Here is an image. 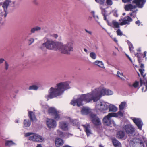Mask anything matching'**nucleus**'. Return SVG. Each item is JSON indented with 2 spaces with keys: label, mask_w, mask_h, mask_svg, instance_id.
Listing matches in <instances>:
<instances>
[{
  "label": "nucleus",
  "mask_w": 147,
  "mask_h": 147,
  "mask_svg": "<svg viewBox=\"0 0 147 147\" xmlns=\"http://www.w3.org/2000/svg\"><path fill=\"white\" fill-rule=\"evenodd\" d=\"M50 35H47L44 38V43L39 48L44 50L45 48L49 50L58 49L61 53L69 54L71 51L73 50V42H68L65 44L60 42H56L52 39L49 38Z\"/></svg>",
  "instance_id": "nucleus-1"
},
{
  "label": "nucleus",
  "mask_w": 147,
  "mask_h": 147,
  "mask_svg": "<svg viewBox=\"0 0 147 147\" xmlns=\"http://www.w3.org/2000/svg\"><path fill=\"white\" fill-rule=\"evenodd\" d=\"M107 89L103 88L101 90L99 89H96L86 94L82 95L80 97L77 99H73L71 102V104L73 106L76 105L78 106L83 105L82 102L84 101L86 102L93 100L96 102L99 100L102 96L106 95Z\"/></svg>",
  "instance_id": "nucleus-2"
},
{
  "label": "nucleus",
  "mask_w": 147,
  "mask_h": 147,
  "mask_svg": "<svg viewBox=\"0 0 147 147\" xmlns=\"http://www.w3.org/2000/svg\"><path fill=\"white\" fill-rule=\"evenodd\" d=\"M70 88L67 82H61L56 84L55 87H51L49 90V94L45 96L47 100L62 94L66 90Z\"/></svg>",
  "instance_id": "nucleus-3"
},
{
  "label": "nucleus",
  "mask_w": 147,
  "mask_h": 147,
  "mask_svg": "<svg viewBox=\"0 0 147 147\" xmlns=\"http://www.w3.org/2000/svg\"><path fill=\"white\" fill-rule=\"evenodd\" d=\"M145 2V0H134L133 1V3L136 4V5H133L132 4H129L126 5L125 7V9L126 11H128L130 10L132 12V13L130 14V16L132 17L133 16L132 13L137 11V9L135 10L133 9H135L137 6L139 8H142Z\"/></svg>",
  "instance_id": "nucleus-4"
},
{
  "label": "nucleus",
  "mask_w": 147,
  "mask_h": 147,
  "mask_svg": "<svg viewBox=\"0 0 147 147\" xmlns=\"http://www.w3.org/2000/svg\"><path fill=\"white\" fill-rule=\"evenodd\" d=\"M109 107L108 103L104 101H100L97 103L95 108L97 111L105 113L108 110Z\"/></svg>",
  "instance_id": "nucleus-5"
},
{
  "label": "nucleus",
  "mask_w": 147,
  "mask_h": 147,
  "mask_svg": "<svg viewBox=\"0 0 147 147\" xmlns=\"http://www.w3.org/2000/svg\"><path fill=\"white\" fill-rule=\"evenodd\" d=\"M116 114L114 113H110L106 116H105L103 119V122L105 125L107 126L110 125L112 123H114L113 121H111V118L112 117H116Z\"/></svg>",
  "instance_id": "nucleus-6"
},
{
  "label": "nucleus",
  "mask_w": 147,
  "mask_h": 147,
  "mask_svg": "<svg viewBox=\"0 0 147 147\" xmlns=\"http://www.w3.org/2000/svg\"><path fill=\"white\" fill-rule=\"evenodd\" d=\"M49 113L54 116V118L56 120H58L60 119V115L58 114L56 109L53 107H51L49 109Z\"/></svg>",
  "instance_id": "nucleus-7"
},
{
  "label": "nucleus",
  "mask_w": 147,
  "mask_h": 147,
  "mask_svg": "<svg viewBox=\"0 0 147 147\" xmlns=\"http://www.w3.org/2000/svg\"><path fill=\"white\" fill-rule=\"evenodd\" d=\"M90 117L94 124L96 125H99L101 123L100 121L96 115L93 113L90 114Z\"/></svg>",
  "instance_id": "nucleus-8"
},
{
  "label": "nucleus",
  "mask_w": 147,
  "mask_h": 147,
  "mask_svg": "<svg viewBox=\"0 0 147 147\" xmlns=\"http://www.w3.org/2000/svg\"><path fill=\"white\" fill-rule=\"evenodd\" d=\"M132 120L138 128L140 130H141L143 125V123L141 120L139 118H134L132 119Z\"/></svg>",
  "instance_id": "nucleus-9"
},
{
  "label": "nucleus",
  "mask_w": 147,
  "mask_h": 147,
  "mask_svg": "<svg viewBox=\"0 0 147 147\" xmlns=\"http://www.w3.org/2000/svg\"><path fill=\"white\" fill-rule=\"evenodd\" d=\"M47 125L49 128H54L56 126V121L53 119H48L46 121Z\"/></svg>",
  "instance_id": "nucleus-10"
},
{
  "label": "nucleus",
  "mask_w": 147,
  "mask_h": 147,
  "mask_svg": "<svg viewBox=\"0 0 147 147\" xmlns=\"http://www.w3.org/2000/svg\"><path fill=\"white\" fill-rule=\"evenodd\" d=\"M37 134H33L32 133L28 132L25 133V137L29 136V140L33 141L36 142L37 141L36 138Z\"/></svg>",
  "instance_id": "nucleus-11"
},
{
  "label": "nucleus",
  "mask_w": 147,
  "mask_h": 147,
  "mask_svg": "<svg viewBox=\"0 0 147 147\" xmlns=\"http://www.w3.org/2000/svg\"><path fill=\"white\" fill-rule=\"evenodd\" d=\"M122 22L120 23V25L122 26L125 25H129L130 22L132 21V18L129 16L124 17L122 20Z\"/></svg>",
  "instance_id": "nucleus-12"
},
{
  "label": "nucleus",
  "mask_w": 147,
  "mask_h": 147,
  "mask_svg": "<svg viewBox=\"0 0 147 147\" xmlns=\"http://www.w3.org/2000/svg\"><path fill=\"white\" fill-rule=\"evenodd\" d=\"M124 129L126 133L129 134H132L134 131V128L130 125H125L124 127Z\"/></svg>",
  "instance_id": "nucleus-13"
},
{
  "label": "nucleus",
  "mask_w": 147,
  "mask_h": 147,
  "mask_svg": "<svg viewBox=\"0 0 147 147\" xmlns=\"http://www.w3.org/2000/svg\"><path fill=\"white\" fill-rule=\"evenodd\" d=\"M84 127V130L88 136H90L92 134L91 130L90 129V125L89 124H86L84 125H82Z\"/></svg>",
  "instance_id": "nucleus-14"
},
{
  "label": "nucleus",
  "mask_w": 147,
  "mask_h": 147,
  "mask_svg": "<svg viewBox=\"0 0 147 147\" xmlns=\"http://www.w3.org/2000/svg\"><path fill=\"white\" fill-rule=\"evenodd\" d=\"M68 125L65 122H60L59 124L60 128L64 131H67L68 129Z\"/></svg>",
  "instance_id": "nucleus-15"
},
{
  "label": "nucleus",
  "mask_w": 147,
  "mask_h": 147,
  "mask_svg": "<svg viewBox=\"0 0 147 147\" xmlns=\"http://www.w3.org/2000/svg\"><path fill=\"white\" fill-rule=\"evenodd\" d=\"M55 144L57 147H59L64 144L63 140L60 138H57L55 140Z\"/></svg>",
  "instance_id": "nucleus-16"
},
{
  "label": "nucleus",
  "mask_w": 147,
  "mask_h": 147,
  "mask_svg": "<svg viewBox=\"0 0 147 147\" xmlns=\"http://www.w3.org/2000/svg\"><path fill=\"white\" fill-rule=\"evenodd\" d=\"M90 112V109L86 107H83L81 111V113L83 115H87Z\"/></svg>",
  "instance_id": "nucleus-17"
},
{
  "label": "nucleus",
  "mask_w": 147,
  "mask_h": 147,
  "mask_svg": "<svg viewBox=\"0 0 147 147\" xmlns=\"http://www.w3.org/2000/svg\"><path fill=\"white\" fill-rule=\"evenodd\" d=\"M28 116L32 121L36 120V118L34 113L32 111H29Z\"/></svg>",
  "instance_id": "nucleus-18"
},
{
  "label": "nucleus",
  "mask_w": 147,
  "mask_h": 147,
  "mask_svg": "<svg viewBox=\"0 0 147 147\" xmlns=\"http://www.w3.org/2000/svg\"><path fill=\"white\" fill-rule=\"evenodd\" d=\"M109 107L108 109H109V111L115 112L117 110V107L113 105L110 104L109 105Z\"/></svg>",
  "instance_id": "nucleus-19"
},
{
  "label": "nucleus",
  "mask_w": 147,
  "mask_h": 147,
  "mask_svg": "<svg viewBox=\"0 0 147 147\" xmlns=\"http://www.w3.org/2000/svg\"><path fill=\"white\" fill-rule=\"evenodd\" d=\"M40 86V85L38 84L37 85H33L30 86L28 88V89L29 90H37Z\"/></svg>",
  "instance_id": "nucleus-20"
},
{
  "label": "nucleus",
  "mask_w": 147,
  "mask_h": 147,
  "mask_svg": "<svg viewBox=\"0 0 147 147\" xmlns=\"http://www.w3.org/2000/svg\"><path fill=\"white\" fill-rule=\"evenodd\" d=\"M112 142L115 147H121L120 143L116 139H113Z\"/></svg>",
  "instance_id": "nucleus-21"
},
{
  "label": "nucleus",
  "mask_w": 147,
  "mask_h": 147,
  "mask_svg": "<svg viewBox=\"0 0 147 147\" xmlns=\"http://www.w3.org/2000/svg\"><path fill=\"white\" fill-rule=\"evenodd\" d=\"M10 2V1L9 0H5V1L3 3L2 7L5 11L7 10L8 7Z\"/></svg>",
  "instance_id": "nucleus-22"
},
{
  "label": "nucleus",
  "mask_w": 147,
  "mask_h": 147,
  "mask_svg": "<svg viewBox=\"0 0 147 147\" xmlns=\"http://www.w3.org/2000/svg\"><path fill=\"white\" fill-rule=\"evenodd\" d=\"M119 25H120V23L119 24L115 20H113L112 21V25L110 26L114 28H119L120 27Z\"/></svg>",
  "instance_id": "nucleus-23"
},
{
  "label": "nucleus",
  "mask_w": 147,
  "mask_h": 147,
  "mask_svg": "<svg viewBox=\"0 0 147 147\" xmlns=\"http://www.w3.org/2000/svg\"><path fill=\"white\" fill-rule=\"evenodd\" d=\"M41 29V28L38 26H36L32 28L30 30L31 33L30 34H31L32 33H34L36 31L40 30Z\"/></svg>",
  "instance_id": "nucleus-24"
},
{
  "label": "nucleus",
  "mask_w": 147,
  "mask_h": 147,
  "mask_svg": "<svg viewBox=\"0 0 147 147\" xmlns=\"http://www.w3.org/2000/svg\"><path fill=\"white\" fill-rule=\"evenodd\" d=\"M31 125L30 121L29 120L25 119L23 122V127H29Z\"/></svg>",
  "instance_id": "nucleus-25"
},
{
  "label": "nucleus",
  "mask_w": 147,
  "mask_h": 147,
  "mask_svg": "<svg viewBox=\"0 0 147 147\" xmlns=\"http://www.w3.org/2000/svg\"><path fill=\"white\" fill-rule=\"evenodd\" d=\"M95 65H98L99 67L103 68L105 67L102 62L99 61H96L94 62Z\"/></svg>",
  "instance_id": "nucleus-26"
},
{
  "label": "nucleus",
  "mask_w": 147,
  "mask_h": 147,
  "mask_svg": "<svg viewBox=\"0 0 147 147\" xmlns=\"http://www.w3.org/2000/svg\"><path fill=\"white\" fill-rule=\"evenodd\" d=\"M125 134L123 132L120 131L117 133V137L119 138H122L124 136Z\"/></svg>",
  "instance_id": "nucleus-27"
},
{
  "label": "nucleus",
  "mask_w": 147,
  "mask_h": 147,
  "mask_svg": "<svg viewBox=\"0 0 147 147\" xmlns=\"http://www.w3.org/2000/svg\"><path fill=\"white\" fill-rule=\"evenodd\" d=\"M140 67L141 69H139V71L140 72L141 75L144 78L145 76V74H144V69H143L144 68V65L142 64H141L140 65Z\"/></svg>",
  "instance_id": "nucleus-28"
},
{
  "label": "nucleus",
  "mask_w": 147,
  "mask_h": 147,
  "mask_svg": "<svg viewBox=\"0 0 147 147\" xmlns=\"http://www.w3.org/2000/svg\"><path fill=\"white\" fill-rule=\"evenodd\" d=\"M16 144L12 140H7L5 141V145L9 146L15 145Z\"/></svg>",
  "instance_id": "nucleus-29"
},
{
  "label": "nucleus",
  "mask_w": 147,
  "mask_h": 147,
  "mask_svg": "<svg viewBox=\"0 0 147 147\" xmlns=\"http://www.w3.org/2000/svg\"><path fill=\"white\" fill-rule=\"evenodd\" d=\"M126 103L125 102H123L121 103L119 105V109L120 111H122L124 108Z\"/></svg>",
  "instance_id": "nucleus-30"
},
{
  "label": "nucleus",
  "mask_w": 147,
  "mask_h": 147,
  "mask_svg": "<svg viewBox=\"0 0 147 147\" xmlns=\"http://www.w3.org/2000/svg\"><path fill=\"white\" fill-rule=\"evenodd\" d=\"M36 136L37 137H36V138L37 139V141H36V142H40L44 140V139L41 136L37 134Z\"/></svg>",
  "instance_id": "nucleus-31"
},
{
  "label": "nucleus",
  "mask_w": 147,
  "mask_h": 147,
  "mask_svg": "<svg viewBox=\"0 0 147 147\" xmlns=\"http://www.w3.org/2000/svg\"><path fill=\"white\" fill-rule=\"evenodd\" d=\"M106 5H103L102 6L100 7V8L101 9V12L103 15H106V11L105 8H104L103 7L106 6Z\"/></svg>",
  "instance_id": "nucleus-32"
},
{
  "label": "nucleus",
  "mask_w": 147,
  "mask_h": 147,
  "mask_svg": "<svg viewBox=\"0 0 147 147\" xmlns=\"http://www.w3.org/2000/svg\"><path fill=\"white\" fill-rule=\"evenodd\" d=\"M117 77L120 78L122 80L124 81L125 80V79L122 77V76H123L122 73H120L119 71H117Z\"/></svg>",
  "instance_id": "nucleus-33"
},
{
  "label": "nucleus",
  "mask_w": 147,
  "mask_h": 147,
  "mask_svg": "<svg viewBox=\"0 0 147 147\" xmlns=\"http://www.w3.org/2000/svg\"><path fill=\"white\" fill-rule=\"evenodd\" d=\"M7 10L5 11L4 10V11L2 12L1 13V17L0 18L1 19L2 18H4L7 15Z\"/></svg>",
  "instance_id": "nucleus-34"
},
{
  "label": "nucleus",
  "mask_w": 147,
  "mask_h": 147,
  "mask_svg": "<svg viewBox=\"0 0 147 147\" xmlns=\"http://www.w3.org/2000/svg\"><path fill=\"white\" fill-rule=\"evenodd\" d=\"M47 35H50V36L49 37V38H51V39L52 38H53L54 39H57L58 37V35L57 34H47Z\"/></svg>",
  "instance_id": "nucleus-35"
},
{
  "label": "nucleus",
  "mask_w": 147,
  "mask_h": 147,
  "mask_svg": "<svg viewBox=\"0 0 147 147\" xmlns=\"http://www.w3.org/2000/svg\"><path fill=\"white\" fill-rule=\"evenodd\" d=\"M128 44L129 46V50L131 52H132L134 48L132 44L129 41L128 42Z\"/></svg>",
  "instance_id": "nucleus-36"
},
{
  "label": "nucleus",
  "mask_w": 147,
  "mask_h": 147,
  "mask_svg": "<svg viewBox=\"0 0 147 147\" xmlns=\"http://www.w3.org/2000/svg\"><path fill=\"white\" fill-rule=\"evenodd\" d=\"M90 57L93 59H95L96 57V54L94 52H91L90 54Z\"/></svg>",
  "instance_id": "nucleus-37"
},
{
  "label": "nucleus",
  "mask_w": 147,
  "mask_h": 147,
  "mask_svg": "<svg viewBox=\"0 0 147 147\" xmlns=\"http://www.w3.org/2000/svg\"><path fill=\"white\" fill-rule=\"evenodd\" d=\"M139 85V82L136 81L134 82L133 85L131 86H133L135 88H136L138 87Z\"/></svg>",
  "instance_id": "nucleus-38"
},
{
  "label": "nucleus",
  "mask_w": 147,
  "mask_h": 147,
  "mask_svg": "<svg viewBox=\"0 0 147 147\" xmlns=\"http://www.w3.org/2000/svg\"><path fill=\"white\" fill-rule=\"evenodd\" d=\"M28 41L29 42V43L28 44L29 45H31L32 43L34 42V39L33 38H30L28 40Z\"/></svg>",
  "instance_id": "nucleus-39"
},
{
  "label": "nucleus",
  "mask_w": 147,
  "mask_h": 147,
  "mask_svg": "<svg viewBox=\"0 0 147 147\" xmlns=\"http://www.w3.org/2000/svg\"><path fill=\"white\" fill-rule=\"evenodd\" d=\"M105 0H95L96 2L101 5H103Z\"/></svg>",
  "instance_id": "nucleus-40"
},
{
  "label": "nucleus",
  "mask_w": 147,
  "mask_h": 147,
  "mask_svg": "<svg viewBox=\"0 0 147 147\" xmlns=\"http://www.w3.org/2000/svg\"><path fill=\"white\" fill-rule=\"evenodd\" d=\"M72 123L73 125H74L78 126L79 125V123L78 122V121L77 119H74L73 120Z\"/></svg>",
  "instance_id": "nucleus-41"
},
{
  "label": "nucleus",
  "mask_w": 147,
  "mask_h": 147,
  "mask_svg": "<svg viewBox=\"0 0 147 147\" xmlns=\"http://www.w3.org/2000/svg\"><path fill=\"white\" fill-rule=\"evenodd\" d=\"M107 92L106 93V95H111L113 94V92L107 89Z\"/></svg>",
  "instance_id": "nucleus-42"
},
{
  "label": "nucleus",
  "mask_w": 147,
  "mask_h": 147,
  "mask_svg": "<svg viewBox=\"0 0 147 147\" xmlns=\"http://www.w3.org/2000/svg\"><path fill=\"white\" fill-rule=\"evenodd\" d=\"M117 34L118 35L121 36L123 35V33L119 29L117 30L116 31Z\"/></svg>",
  "instance_id": "nucleus-43"
},
{
  "label": "nucleus",
  "mask_w": 147,
  "mask_h": 147,
  "mask_svg": "<svg viewBox=\"0 0 147 147\" xmlns=\"http://www.w3.org/2000/svg\"><path fill=\"white\" fill-rule=\"evenodd\" d=\"M106 3L108 5H111L113 4L112 0H106Z\"/></svg>",
  "instance_id": "nucleus-44"
},
{
  "label": "nucleus",
  "mask_w": 147,
  "mask_h": 147,
  "mask_svg": "<svg viewBox=\"0 0 147 147\" xmlns=\"http://www.w3.org/2000/svg\"><path fill=\"white\" fill-rule=\"evenodd\" d=\"M93 17L95 18V19L96 21H97L99 19L98 16L95 15L94 14V12H93Z\"/></svg>",
  "instance_id": "nucleus-45"
},
{
  "label": "nucleus",
  "mask_w": 147,
  "mask_h": 147,
  "mask_svg": "<svg viewBox=\"0 0 147 147\" xmlns=\"http://www.w3.org/2000/svg\"><path fill=\"white\" fill-rule=\"evenodd\" d=\"M121 111H119L117 113V114L118 115L122 117L123 116V113Z\"/></svg>",
  "instance_id": "nucleus-46"
},
{
  "label": "nucleus",
  "mask_w": 147,
  "mask_h": 147,
  "mask_svg": "<svg viewBox=\"0 0 147 147\" xmlns=\"http://www.w3.org/2000/svg\"><path fill=\"white\" fill-rule=\"evenodd\" d=\"M5 69L6 70H7L8 69L9 65L8 63L6 61H5Z\"/></svg>",
  "instance_id": "nucleus-47"
},
{
  "label": "nucleus",
  "mask_w": 147,
  "mask_h": 147,
  "mask_svg": "<svg viewBox=\"0 0 147 147\" xmlns=\"http://www.w3.org/2000/svg\"><path fill=\"white\" fill-rule=\"evenodd\" d=\"M85 31L87 32L89 34H90V35H92V32L91 31H88V30L87 29H85Z\"/></svg>",
  "instance_id": "nucleus-48"
},
{
  "label": "nucleus",
  "mask_w": 147,
  "mask_h": 147,
  "mask_svg": "<svg viewBox=\"0 0 147 147\" xmlns=\"http://www.w3.org/2000/svg\"><path fill=\"white\" fill-rule=\"evenodd\" d=\"M135 23L136 24L138 25L139 26L140 24V22L139 20H138L135 22Z\"/></svg>",
  "instance_id": "nucleus-49"
},
{
  "label": "nucleus",
  "mask_w": 147,
  "mask_h": 147,
  "mask_svg": "<svg viewBox=\"0 0 147 147\" xmlns=\"http://www.w3.org/2000/svg\"><path fill=\"white\" fill-rule=\"evenodd\" d=\"M4 59L3 58L0 59V64L2 63L4 61Z\"/></svg>",
  "instance_id": "nucleus-50"
},
{
  "label": "nucleus",
  "mask_w": 147,
  "mask_h": 147,
  "mask_svg": "<svg viewBox=\"0 0 147 147\" xmlns=\"http://www.w3.org/2000/svg\"><path fill=\"white\" fill-rule=\"evenodd\" d=\"M135 55L137 56V57L138 58V59L140 58V57L139 56V54L138 53H137L136 54H135Z\"/></svg>",
  "instance_id": "nucleus-51"
},
{
  "label": "nucleus",
  "mask_w": 147,
  "mask_h": 147,
  "mask_svg": "<svg viewBox=\"0 0 147 147\" xmlns=\"http://www.w3.org/2000/svg\"><path fill=\"white\" fill-rule=\"evenodd\" d=\"M126 56H127V57H128V58L129 59V60L131 62H132V59H131L129 57V56L128 55H126Z\"/></svg>",
  "instance_id": "nucleus-52"
},
{
  "label": "nucleus",
  "mask_w": 147,
  "mask_h": 147,
  "mask_svg": "<svg viewBox=\"0 0 147 147\" xmlns=\"http://www.w3.org/2000/svg\"><path fill=\"white\" fill-rule=\"evenodd\" d=\"M113 40L116 42H117V40L116 39V38H113Z\"/></svg>",
  "instance_id": "nucleus-53"
},
{
  "label": "nucleus",
  "mask_w": 147,
  "mask_h": 147,
  "mask_svg": "<svg viewBox=\"0 0 147 147\" xmlns=\"http://www.w3.org/2000/svg\"><path fill=\"white\" fill-rule=\"evenodd\" d=\"M33 3L36 4H38V2H37V1H36V0H34V1H33Z\"/></svg>",
  "instance_id": "nucleus-54"
},
{
  "label": "nucleus",
  "mask_w": 147,
  "mask_h": 147,
  "mask_svg": "<svg viewBox=\"0 0 147 147\" xmlns=\"http://www.w3.org/2000/svg\"><path fill=\"white\" fill-rule=\"evenodd\" d=\"M104 16V19L105 20H107V18L106 17V15H103Z\"/></svg>",
  "instance_id": "nucleus-55"
},
{
  "label": "nucleus",
  "mask_w": 147,
  "mask_h": 147,
  "mask_svg": "<svg viewBox=\"0 0 147 147\" xmlns=\"http://www.w3.org/2000/svg\"><path fill=\"white\" fill-rule=\"evenodd\" d=\"M147 53V52L146 51H145L144 53V56L143 57V58L145 57L146 56V54Z\"/></svg>",
  "instance_id": "nucleus-56"
},
{
  "label": "nucleus",
  "mask_w": 147,
  "mask_h": 147,
  "mask_svg": "<svg viewBox=\"0 0 147 147\" xmlns=\"http://www.w3.org/2000/svg\"><path fill=\"white\" fill-rule=\"evenodd\" d=\"M36 147H42V146L40 144H38Z\"/></svg>",
  "instance_id": "nucleus-57"
},
{
  "label": "nucleus",
  "mask_w": 147,
  "mask_h": 147,
  "mask_svg": "<svg viewBox=\"0 0 147 147\" xmlns=\"http://www.w3.org/2000/svg\"><path fill=\"white\" fill-rule=\"evenodd\" d=\"M84 51H85L86 52H87L88 51L87 50V49H86V48H84Z\"/></svg>",
  "instance_id": "nucleus-58"
},
{
  "label": "nucleus",
  "mask_w": 147,
  "mask_h": 147,
  "mask_svg": "<svg viewBox=\"0 0 147 147\" xmlns=\"http://www.w3.org/2000/svg\"><path fill=\"white\" fill-rule=\"evenodd\" d=\"M63 147H71L70 146H69L68 145H65V146H64Z\"/></svg>",
  "instance_id": "nucleus-59"
},
{
  "label": "nucleus",
  "mask_w": 147,
  "mask_h": 147,
  "mask_svg": "<svg viewBox=\"0 0 147 147\" xmlns=\"http://www.w3.org/2000/svg\"><path fill=\"white\" fill-rule=\"evenodd\" d=\"M19 120L18 119H16L15 121V122L16 123H18Z\"/></svg>",
  "instance_id": "nucleus-60"
},
{
  "label": "nucleus",
  "mask_w": 147,
  "mask_h": 147,
  "mask_svg": "<svg viewBox=\"0 0 147 147\" xmlns=\"http://www.w3.org/2000/svg\"><path fill=\"white\" fill-rule=\"evenodd\" d=\"M138 61L139 63H140L141 62V61L140 58L138 59Z\"/></svg>",
  "instance_id": "nucleus-61"
},
{
  "label": "nucleus",
  "mask_w": 147,
  "mask_h": 147,
  "mask_svg": "<svg viewBox=\"0 0 147 147\" xmlns=\"http://www.w3.org/2000/svg\"><path fill=\"white\" fill-rule=\"evenodd\" d=\"M71 135H72V134H68V137L69 136H71Z\"/></svg>",
  "instance_id": "nucleus-62"
},
{
  "label": "nucleus",
  "mask_w": 147,
  "mask_h": 147,
  "mask_svg": "<svg viewBox=\"0 0 147 147\" xmlns=\"http://www.w3.org/2000/svg\"><path fill=\"white\" fill-rule=\"evenodd\" d=\"M137 51H141V49L140 48H139L137 50Z\"/></svg>",
  "instance_id": "nucleus-63"
},
{
  "label": "nucleus",
  "mask_w": 147,
  "mask_h": 147,
  "mask_svg": "<svg viewBox=\"0 0 147 147\" xmlns=\"http://www.w3.org/2000/svg\"><path fill=\"white\" fill-rule=\"evenodd\" d=\"M100 147H103V146H102L101 145H100Z\"/></svg>",
  "instance_id": "nucleus-64"
}]
</instances>
